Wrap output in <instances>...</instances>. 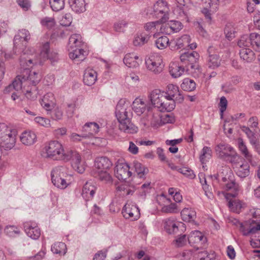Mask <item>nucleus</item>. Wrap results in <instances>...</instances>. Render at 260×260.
Listing matches in <instances>:
<instances>
[{
    "instance_id": "c85d7f7f",
    "label": "nucleus",
    "mask_w": 260,
    "mask_h": 260,
    "mask_svg": "<svg viewBox=\"0 0 260 260\" xmlns=\"http://www.w3.org/2000/svg\"><path fill=\"white\" fill-rule=\"evenodd\" d=\"M27 42L30 39V34L28 30L22 29L19 30L17 35H15L14 38V48L17 49L21 39Z\"/></svg>"
},
{
    "instance_id": "de8ad7c7",
    "label": "nucleus",
    "mask_w": 260,
    "mask_h": 260,
    "mask_svg": "<svg viewBox=\"0 0 260 260\" xmlns=\"http://www.w3.org/2000/svg\"><path fill=\"white\" fill-rule=\"evenodd\" d=\"M116 189L117 191L120 192V194L122 196L132 195L135 191L134 187L128 186L125 183L118 186Z\"/></svg>"
},
{
    "instance_id": "a18cd8bd",
    "label": "nucleus",
    "mask_w": 260,
    "mask_h": 260,
    "mask_svg": "<svg viewBox=\"0 0 260 260\" xmlns=\"http://www.w3.org/2000/svg\"><path fill=\"white\" fill-rule=\"evenodd\" d=\"M66 245L63 242H56L51 246V251L53 253L64 255L67 252Z\"/></svg>"
},
{
    "instance_id": "79ce46f5",
    "label": "nucleus",
    "mask_w": 260,
    "mask_h": 260,
    "mask_svg": "<svg viewBox=\"0 0 260 260\" xmlns=\"http://www.w3.org/2000/svg\"><path fill=\"white\" fill-rule=\"evenodd\" d=\"M220 59L217 54H210L207 60V66L209 68L214 69L220 66Z\"/></svg>"
},
{
    "instance_id": "a211bd4d",
    "label": "nucleus",
    "mask_w": 260,
    "mask_h": 260,
    "mask_svg": "<svg viewBox=\"0 0 260 260\" xmlns=\"http://www.w3.org/2000/svg\"><path fill=\"white\" fill-rule=\"evenodd\" d=\"M148 124H150L153 127L157 128L161 125L162 120L159 114L155 112L153 110H148L146 117Z\"/></svg>"
},
{
    "instance_id": "f704fd0d",
    "label": "nucleus",
    "mask_w": 260,
    "mask_h": 260,
    "mask_svg": "<svg viewBox=\"0 0 260 260\" xmlns=\"http://www.w3.org/2000/svg\"><path fill=\"white\" fill-rule=\"evenodd\" d=\"M170 73L174 78L180 77L185 72L186 69L177 63L173 62L170 64Z\"/></svg>"
},
{
    "instance_id": "58836bf2",
    "label": "nucleus",
    "mask_w": 260,
    "mask_h": 260,
    "mask_svg": "<svg viewBox=\"0 0 260 260\" xmlns=\"http://www.w3.org/2000/svg\"><path fill=\"white\" fill-rule=\"evenodd\" d=\"M183 220L187 222L193 220L196 216V212L191 208H185L181 212Z\"/></svg>"
},
{
    "instance_id": "2eb2a0df",
    "label": "nucleus",
    "mask_w": 260,
    "mask_h": 260,
    "mask_svg": "<svg viewBox=\"0 0 260 260\" xmlns=\"http://www.w3.org/2000/svg\"><path fill=\"white\" fill-rule=\"evenodd\" d=\"M56 102L54 94L52 92H48L43 96L40 103L44 109L49 111L54 108Z\"/></svg>"
},
{
    "instance_id": "774afa93",
    "label": "nucleus",
    "mask_w": 260,
    "mask_h": 260,
    "mask_svg": "<svg viewBox=\"0 0 260 260\" xmlns=\"http://www.w3.org/2000/svg\"><path fill=\"white\" fill-rule=\"evenodd\" d=\"M252 222L249 226V236H252L253 235L257 234L260 231V222H257L255 223Z\"/></svg>"
},
{
    "instance_id": "473e14b6",
    "label": "nucleus",
    "mask_w": 260,
    "mask_h": 260,
    "mask_svg": "<svg viewBox=\"0 0 260 260\" xmlns=\"http://www.w3.org/2000/svg\"><path fill=\"white\" fill-rule=\"evenodd\" d=\"M51 176H53L54 182L57 181L56 179L58 177H68V169L64 166L55 167L52 169Z\"/></svg>"
},
{
    "instance_id": "1a4fd4ad",
    "label": "nucleus",
    "mask_w": 260,
    "mask_h": 260,
    "mask_svg": "<svg viewBox=\"0 0 260 260\" xmlns=\"http://www.w3.org/2000/svg\"><path fill=\"white\" fill-rule=\"evenodd\" d=\"M188 243L196 249L203 248L207 242V239L199 231H192L187 237Z\"/></svg>"
},
{
    "instance_id": "4c0bfd02",
    "label": "nucleus",
    "mask_w": 260,
    "mask_h": 260,
    "mask_svg": "<svg viewBox=\"0 0 260 260\" xmlns=\"http://www.w3.org/2000/svg\"><path fill=\"white\" fill-rule=\"evenodd\" d=\"M239 54L240 58L247 62H250L255 59L254 53L251 49L247 48L241 49Z\"/></svg>"
},
{
    "instance_id": "c756f323",
    "label": "nucleus",
    "mask_w": 260,
    "mask_h": 260,
    "mask_svg": "<svg viewBox=\"0 0 260 260\" xmlns=\"http://www.w3.org/2000/svg\"><path fill=\"white\" fill-rule=\"evenodd\" d=\"M164 96L163 91L159 89H154L150 92L149 99L152 105L157 108V106H159L161 99Z\"/></svg>"
},
{
    "instance_id": "9b49d317",
    "label": "nucleus",
    "mask_w": 260,
    "mask_h": 260,
    "mask_svg": "<svg viewBox=\"0 0 260 260\" xmlns=\"http://www.w3.org/2000/svg\"><path fill=\"white\" fill-rule=\"evenodd\" d=\"M123 217L132 221L137 220L140 216V211L136 205L126 203L122 211Z\"/></svg>"
},
{
    "instance_id": "4d7b16f0",
    "label": "nucleus",
    "mask_w": 260,
    "mask_h": 260,
    "mask_svg": "<svg viewBox=\"0 0 260 260\" xmlns=\"http://www.w3.org/2000/svg\"><path fill=\"white\" fill-rule=\"evenodd\" d=\"M169 43V39L167 36L159 37L155 41V45L159 49H163L166 48Z\"/></svg>"
},
{
    "instance_id": "37998d69",
    "label": "nucleus",
    "mask_w": 260,
    "mask_h": 260,
    "mask_svg": "<svg viewBox=\"0 0 260 260\" xmlns=\"http://www.w3.org/2000/svg\"><path fill=\"white\" fill-rule=\"evenodd\" d=\"M128 21L125 19L119 20L113 24V29L116 32L124 33L128 26Z\"/></svg>"
},
{
    "instance_id": "423d86ee",
    "label": "nucleus",
    "mask_w": 260,
    "mask_h": 260,
    "mask_svg": "<svg viewBox=\"0 0 260 260\" xmlns=\"http://www.w3.org/2000/svg\"><path fill=\"white\" fill-rule=\"evenodd\" d=\"M44 156L54 160H68L70 157L64 153L62 145L57 141L47 143L44 148Z\"/></svg>"
},
{
    "instance_id": "f03ea898",
    "label": "nucleus",
    "mask_w": 260,
    "mask_h": 260,
    "mask_svg": "<svg viewBox=\"0 0 260 260\" xmlns=\"http://www.w3.org/2000/svg\"><path fill=\"white\" fill-rule=\"evenodd\" d=\"M222 175L214 176L216 179L218 177H221V180L224 184H222L224 186L226 191L230 192L224 194L225 198L227 200H229L228 202V206L230 210L236 213H239L241 209L242 208V204L241 202L238 200H230V197L234 198L236 197L240 190V186L238 184L235 182L234 181L230 179V177L232 174L231 170L227 167H224L223 171L221 172Z\"/></svg>"
},
{
    "instance_id": "3c124183",
    "label": "nucleus",
    "mask_w": 260,
    "mask_h": 260,
    "mask_svg": "<svg viewBox=\"0 0 260 260\" xmlns=\"http://www.w3.org/2000/svg\"><path fill=\"white\" fill-rule=\"evenodd\" d=\"M95 177H98L100 180L107 183H111L112 181L111 176L105 170L98 171Z\"/></svg>"
},
{
    "instance_id": "6e6d98bb",
    "label": "nucleus",
    "mask_w": 260,
    "mask_h": 260,
    "mask_svg": "<svg viewBox=\"0 0 260 260\" xmlns=\"http://www.w3.org/2000/svg\"><path fill=\"white\" fill-rule=\"evenodd\" d=\"M67 178V177H58V178L56 179V180H57V181L54 182L53 176H51V180L54 185L57 188L64 189L68 185L66 181Z\"/></svg>"
},
{
    "instance_id": "412c9836",
    "label": "nucleus",
    "mask_w": 260,
    "mask_h": 260,
    "mask_svg": "<svg viewBox=\"0 0 260 260\" xmlns=\"http://www.w3.org/2000/svg\"><path fill=\"white\" fill-rule=\"evenodd\" d=\"M38 56L39 60L43 61L46 59H50L51 60H55L57 58V54L54 52H50L49 51V43L46 42L42 47L40 55Z\"/></svg>"
},
{
    "instance_id": "69168bd1",
    "label": "nucleus",
    "mask_w": 260,
    "mask_h": 260,
    "mask_svg": "<svg viewBox=\"0 0 260 260\" xmlns=\"http://www.w3.org/2000/svg\"><path fill=\"white\" fill-rule=\"evenodd\" d=\"M182 37L177 39L176 40L170 42V47L172 50L179 49L185 46Z\"/></svg>"
},
{
    "instance_id": "cd10ccee",
    "label": "nucleus",
    "mask_w": 260,
    "mask_h": 260,
    "mask_svg": "<svg viewBox=\"0 0 260 260\" xmlns=\"http://www.w3.org/2000/svg\"><path fill=\"white\" fill-rule=\"evenodd\" d=\"M112 163L110 159L105 156L96 157L94 160V167L98 171L106 170L110 168Z\"/></svg>"
},
{
    "instance_id": "6ab92c4d",
    "label": "nucleus",
    "mask_w": 260,
    "mask_h": 260,
    "mask_svg": "<svg viewBox=\"0 0 260 260\" xmlns=\"http://www.w3.org/2000/svg\"><path fill=\"white\" fill-rule=\"evenodd\" d=\"M182 223L176 221L174 218H169L164 220V229L169 234H174L178 231Z\"/></svg>"
},
{
    "instance_id": "e2e57ef3",
    "label": "nucleus",
    "mask_w": 260,
    "mask_h": 260,
    "mask_svg": "<svg viewBox=\"0 0 260 260\" xmlns=\"http://www.w3.org/2000/svg\"><path fill=\"white\" fill-rule=\"evenodd\" d=\"M72 21V15L70 13H67L62 16L59 19V23L62 26H69Z\"/></svg>"
},
{
    "instance_id": "052dcab7",
    "label": "nucleus",
    "mask_w": 260,
    "mask_h": 260,
    "mask_svg": "<svg viewBox=\"0 0 260 260\" xmlns=\"http://www.w3.org/2000/svg\"><path fill=\"white\" fill-rule=\"evenodd\" d=\"M184 6H185L181 5H178L173 11L174 14L177 17L180 18L182 20L186 19V14L183 9Z\"/></svg>"
},
{
    "instance_id": "2f4dec72",
    "label": "nucleus",
    "mask_w": 260,
    "mask_h": 260,
    "mask_svg": "<svg viewBox=\"0 0 260 260\" xmlns=\"http://www.w3.org/2000/svg\"><path fill=\"white\" fill-rule=\"evenodd\" d=\"M131 168L132 169H134L138 177L140 178H144L145 175L148 173V169L137 160L133 161Z\"/></svg>"
},
{
    "instance_id": "7c9ffc66",
    "label": "nucleus",
    "mask_w": 260,
    "mask_h": 260,
    "mask_svg": "<svg viewBox=\"0 0 260 260\" xmlns=\"http://www.w3.org/2000/svg\"><path fill=\"white\" fill-rule=\"evenodd\" d=\"M150 37V35L146 32L137 33L134 39L133 44L135 46H141L146 44Z\"/></svg>"
},
{
    "instance_id": "20e7f679",
    "label": "nucleus",
    "mask_w": 260,
    "mask_h": 260,
    "mask_svg": "<svg viewBox=\"0 0 260 260\" xmlns=\"http://www.w3.org/2000/svg\"><path fill=\"white\" fill-rule=\"evenodd\" d=\"M13 89L17 91H22L26 97L30 100L36 99L38 94L37 87L33 86L29 89L27 84L24 83V79L22 74L18 75L12 83L6 87L5 91L10 92Z\"/></svg>"
},
{
    "instance_id": "f3484780",
    "label": "nucleus",
    "mask_w": 260,
    "mask_h": 260,
    "mask_svg": "<svg viewBox=\"0 0 260 260\" xmlns=\"http://www.w3.org/2000/svg\"><path fill=\"white\" fill-rule=\"evenodd\" d=\"M69 57L77 63L84 60L87 55V52L81 47L69 49Z\"/></svg>"
},
{
    "instance_id": "f8f14e48",
    "label": "nucleus",
    "mask_w": 260,
    "mask_h": 260,
    "mask_svg": "<svg viewBox=\"0 0 260 260\" xmlns=\"http://www.w3.org/2000/svg\"><path fill=\"white\" fill-rule=\"evenodd\" d=\"M163 92L164 95L174 100L177 103H180L183 101V96L181 94L179 87L176 85L169 84L166 87V91Z\"/></svg>"
},
{
    "instance_id": "c03bdc74",
    "label": "nucleus",
    "mask_w": 260,
    "mask_h": 260,
    "mask_svg": "<svg viewBox=\"0 0 260 260\" xmlns=\"http://www.w3.org/2000/svg\"><path fill=\"white\" fill-rule=\"evenodd\" d=\"M212 151L210 147L204 146L201 151L200 160L202 164H205L212 157Z\"/></svg>"
},
{
    "instance_id": "603ef678",
    "label": "nucleus",
    "mask_w": 260,
    "mask_h": 260,
    "mask_svg": "<svg viewBox=\"0 0 260 260\" xmlns=\"http://www.w3.org/2000/svg\"><path fill=\"white\" fill-rule=\"evenodd\" d=\"M6 235L9 237H14L20 233L19 228L14 225H7L4 229Z\"/></svg>"
},
{
    "instance_id": "5fc2aeb1",
    "label": "nucleus",
    "mask_w": 260,
    "mask_h": 260,
    "mask_svg": "<svg viewBox=\"0 0 260 260\" xmlns=\"http://www.w3.org/2000/svg\"><path fill=\"white\" fill-rule=\"evenodd\" d=\"M200 57L199 54L196 51L190 52L189 57V62L188 67L190 66L191 69H195L197 68L196 63L198 62Z\"/></svg>"
},
{
    "instance_id": "5701e85b",
    "label": "nucleus",
    "mask_w": 260,
    "mask_h": 260,
    "mask_svg": "<svg viewBox=\"0 0 260 260\" xmlns=\"http://www.w3.org/2000/svg\"><path fill=\"white\" fill-rule=\"evenodd\" d=\"M83 82L87 86L93 85L97 80L96 72L93 69L88 68L84 71Z\"/></svg>"
},
{
    "instance_id": "72a5a7b5",
    "label": "nucleus",
    "mask_w": 260,
    "mask_h": 260,
    "mask_svg": "<svg viewBox=\"0 0 260 260\" xmlns=\"http://www.w3.org/2000/svg\"><path fill=\"white\" fill-rule=\"evenodd\" d=\"M236 174L240 178H245L250 174L249 165L247 163L239 164L234 169Z\"/></svg>"
},
{
    "instance_id": "39448f33",
    "label": "nucleus",
    "mask_w": 260,
    "mask_h": 260,
    "mask_svg": "<svg viewBox=\"0 0 260 260\" xmlns=\"http://www.w3.org/2000/svg\"><path fill=\"white\" fill-rule=\"evenodd\" d=\"M17 131L8 126L6 124L0 123V147L11 149L16 142Z\"/></svg>"
},
{
    "instance_id": "09e8293b",
    "label": "nucleus",
    "mask_w": 260,
    "mask_h": 260,
    "mask_svg": "<svg viewBox=\"0 0 260 260\" xmlns=\"http://www.w3.org/2000/svg\"><path fill=\"white\" fill-rule=\"evenodd\" d=\"M250 39L252 47L255 50L260 51V35L257 33H251Z\"/></svg>"
},
{
    "instance_id": "a19ab883",
    "label": "nucleus",
    "mask_w": 260,
    "mask_h": 260,
    "mask_svg": "<svg viewBox=\"0 0 260 260\" xmlns=\"http://www.w3.org/2000/svg\"><path fill=\"white\" fill-rule=\"evenodd\" d=\"M81 161V157L80 155L77 152H74L72 156V166L78 173L82 174L85 171V168L83 167H78L77 164Z\"/></svg>"
},
{
    "instance_id": "4be33fe9",
    "label": "nucleus",
    "mask_w": 260,
    "mask_h": 260,
    "mask_svg": "<svg viewBox=\"0 0 260 260\" xmlns=\"http://www.w3.org/2000/svg\"><path fill=\"white\" fill-rule=\"evenodd\" d=\"M96 189V187L92 182L87 181L83 185L82 196L86 201L89 200L93 198Z\"/></svg>"
},
{
    "instance_id": "13d9d810",
    "label": "nucleus",
    "mask_w": 260,
    "mask_h": 260,
    "mask_svg": "<svg viewBox=\"0 0 260 260\" xmlns=\"http://www.w3.org/2000/svg\"><path fill=\"white\" fill-rule=\"evenodd\" d=\"M251 39L250 35L249 36L247 35H244L240 38L238 42V45L240 48H247L250 45Z\"/></svg>"
},
{
    "instance_id": "8fccbe9b",
    "label": "nucleus",
    "mask_w": 260,
    "mask_h": 260,
    "mask_svg": "<svg viewBox=\"0 0 260 260\" xmlns=\"http://www.w3.org/2000/svg\"><path fill=\"white\" fill-rule=\"evenodd\" d=\"M160 21L159 20H158L154 22H149L146 23L144 26V28L145 30L147 31V33L150 34V32L158 31Z\"/></svg>"
},
{
    "instance_id": "9d476101",
    "label": "nucleus",
    "mask_w": 260,
    "mask_h": 260,
    "mask_svg": "<svg viewBox=\"0 0 260 260\" xmlns=\"http://www.w3.org/2000/svg\"><path fill=\"white\" fill-rule=\"evenodd\" d=\"M130 168L126 163H117L114 169L115 177L120 180H125L132 175Z\"/></svg>"
},
{
    "instance_id": "4468645a",
    "label": "nucleus",
    "mask_w": 260,
    "mask_h": 260,
    "mask_svg": "<svg viewBox=\"0 0 260 260\" xmlns=\"http://www.w3.org/2000/svg\"><path fill=\"white\" fill-rule=\"evenodd\" d=\"M24 229L26 235L32 239L37 240L41 235L40 230L35 222H25L24 223Z\"/></svg>"
},
{
    "instance_id": "0e129e2a",
    "label": "nucleus",
    "mask_w": 260,
    "mask_h": 260,
    "mask_svg": "<svg viewBox=\"0 0 260 260\" xmlns=\"http://www.w3.org/2000/svg\"><path fill=\"white\" fill-rule=\"evenodd\" d=\"M161 211L165 213H176L178 212V207L176 203H171L169 205L164 206L161 208Z\"/></svg>"
},
{
    "instance_id": "bf43d9fd",
    "label": "nucleus",
    "mask_w": 260,
    "mask_h": 260,
    "mask_svg": "<svg viewBox=\"0 0 260 260\" xmlns=\"http://www.w3.org/2000/svg\"><path fill=\"white\" fill-rule=\"evenodd\" d=\"M49 3L54 11H59L63 9L64 6L63 0H50Z\"/></svg>"
},
{
    "instance_id": "338daca9",
    "label": "nucleus",
    "mask_w": 260,
    "mask_h": 260,
    "mask_svg": "<svg viewBox=\"0 0 260 260\" xmlns=\"http://www.w3.org/2000/svg\"><path fill=\"white\" fill-rule=\"evenodd\" d=\"M250 144L252 146L253 149L257 153H260V144L258 140L254 134L253 136L248 138Z\"/></svg>"
},
{
    "instance_id": "680f3d73",
    "label": "nucleus",
    "mask_w": 260,
    "mask_h": 260,
    "mask_svg": "<svg viewBox=\"0 0 260 260\" xmlns=\"http://www.w3.org/2000/svg\"><path fill=\"white\" fill-rule=\"evenodd\" d=\"M41 24L48 29L52 28L55 24V21L53 17H46L41 21Z\"/></svg>"
},
{
    "instance_id": "e433bc0d",
    "label": "nucleus",
    "mask_w": 260,
    "mask_h": 260,
    "mask_svg": "<svg viewBox=\"0 0 260 260\" xmlns=\"http://www.w3.org/2000/svg\"><path fill=\"white\" fill-rule=\"evenodd\" d=\"M146 108L145 103L139 98H136L132 104V109L138 115H141L145 111Z\"/></svg>"
},
{
    "instance_id": "f257e3e1",
    "label": "nucleus",
    "mask_w": 260,
    "mask_h": 260,
    "mask_svg": "<svg viewBox=\"0 0 260 260\" xmlns=\"http://www.w3.org/2000/svg\"><path fill=\"white\" fill-rule=\"evenodd\" d=\"M20 66L24 68L22 75L24 79V83L26 84L29 89L36 85L41 79V75L39 72L29 71L27 69L38 64H41V60L38 58L35 49L31 47H27L23 50L20 58Z\"/></svg>"
},
{
    "instance_id": "393cba45",
    "label": "nucleus",
    "mask_w": 260,
    "mask_h": 260,
    "mask_svg": "<svg viewBox=\"0 0 260 260\" xmlns=\"http://www.w3.org/2000/svg\"><path fill=\"white\" fill-rule=\"evenodd\" d=\"M20 139L22 144L30 146L36 142L37 136L35 133L32 131H25L22 133Z\"/></svg>"
},
{
    "instance_id": "864d4df0",
    "label": "nucleus",
    "mask_w": 260,
    "mask_h": 260,
    "mask_svg": "<svg viewBox=\"0 0 260 260\" xmlns=\"http://www.w3.org/2000/svg\"><path fill=\"white\" fill-rule=\"evenodd\" d=\"M226 159L228 160L232 164L233 168L234 169L236 166H238L240 164L242 158L234 150L233 152H231V155H229Z\"/></svg>"
},
{
    "instance_id": "dca6fc26",
    "label": "nucleus",
    "mask_w": 260,
    "mask_h": 260,
    "mask_svg": "<svg viewBox=\"0 0 260 260\" xmlns=\"http://www.w3.org/2000/svg\"><path fill=\"white\" fill-rule=\"evenodd\" d=\"M234 150L231 146L223 143L219 144L215 147L216 154L218 157L223 159H226L229 155H231Z\"/></svg>"
},
{
    "instance_id": "aec40b11",
    "label": "nucleus",
    "mask_w": 260,
    "mask_h": 260,
    "mask_svg": "<svg viewBox=\"0 0 260 260\" xmlns=\"http://www.w3.org/2000/svg\"><path fill=\"white\" fill-rule=\"evenodd\" d=\"M176 103L177 102L174 100L164 95L161 99L159 106H157V108L162 112H170L174 109Z\"/></svg>"
},
{
    "instance_id": "7ed1b4c3",
    "label": "nucleus",
    "mask_w": 260,
    "mask_h": 260,
    "mask_svg": "<svg viewBox=\"0 0 260 260\" xmlns=\"http://www.w3.org/2000/svg\"><path fill=\"white\" fill-rule=\"evenodd\" d=\"M128 105L124 100H120L116 106L115 114L120 131L125 134H134L138 132V128L131 122L132 113Z\"/></svg>"
},
{
    "instance_id": "c9c22d12",
    "label": "nucleus",
    "mask_w": 260,
    "mask_h": 260,
    "mask_svg": "<svg viewBox=\"0 0 260 260\" xmlns=\"http://www.w3.org/2000/svg\"><path fill=\"white\" fill-rule=\"evenodd\" d=\"M83 45L82 37L80 34L72 35L69 40V49L80 48Z\"/></svg>"
},
{
    "instance_id": "0eeeda50",
    "label": "nucleus",
    "mask_w": 260,
    "mask_h": 260,
    "mask_svg": "<svg viewBox=\"0 0 260 260\" xmlns=\"http://www.w3.org/2000/svg\"><path fill=\"white\" fill-rule=\"evenodd\" d=\"M169 11L167 3L164 0H159L153 7L147 8L146 14L159 19L161 22H165L169 19Z\"/></svg>"
},
{
    "instance_id": "ddd939ff",
    "label": "nucleus",
    "mask_w": 260,
    "mask_h": 260,
    "mask_svg": "<svg viewBox=\"0 0 260 260\" xmlns=\"http://www.w3.org/2000/svg\"><path fill=\"white\" fill-rule=\"evenodd\" d=\"M205 5V7L202 10L208 21H210L211 16L210 12H214L218 9L219 0H202Z\"/></svg>"
},
{
    "instance_id": "bb28decb",
    "label": "nucleus",
    "mask_w": 260,
    "mask_h": 260,
    "mask_svg": "<svg viewBox=\"0 0 260 260\" xmlns=\"http://www.w3.org/2000/svg\"><path fill=\"white\" fill-rule=\"evenodd\" d=\"M71 9L76 13H82L86 11L85 0H69Z\"/></svg>"
},
{
    "instance_id": "6e6552de",
    "label": "nucleus",
    "mask_w": 260,
    "mask_h": 260,
    "mask_svg": "<svg viewBox=\"0 0 260 260\" xmlns=\"http://www.w3.org/2000/svg\"><path fill=\"white\" fill-rule=\"evenodd\" d=\"M162 59L157 53H152L145 58L147 69L155 74L160 73L163 69Z\"/></svg>"
},
{
    "instance_id": "49530a36",
    "label": "nucleus",
    "mask_w": 260,
    "mask_h": 260,
    "mask_svg": "<svg viewBox=\"0 0 260 260\" xmlns=\"http://www.w3.org/2000/svg\"><path fill=\"white\" fill-rule=\"evenodd\" d=\"M181 88L184 91H191L196 88V84L192 79L186 78L183 80Z\"/></svg>"
},
{
    "instance_id": "b1692460",
    "label": "nucleus",
    "mask_w": 260,
    "mask_h": 260,
    "mask_svg": "<svg viewBox=\"0 0 260 260\" xmlns=\"http://www.w3.org/2000/svg\"><path fill=\"white\" fill-rule=\"evenodd\" d=\"M99 125L95 122H89L85 123L82 127V132L86 138L93 137L99 131Z\"/></svg>"
},
{
    "instance_id": "a878e982",
    "label": "nucleus",
    "mask_w": 260,
    "mask_h": 260,
    "mask_svg": "<svg viewBox=\"0 0 260 260\" xmlns=\"http://www.w3.org/2000/svg\"><path fill=\"white\" fill-rule=\"evenodd\" d=\"M139 61H141V60L139 59V56L135 53L126 54L123 58L124 63L129 68L138 67Z\"/></svg>"
},
{
    "instance_id": "ea45409f",
    "label": "nucleus",
    "mask_w": 260,
    "mask_h": 260,
    "mask_svg": "<svg viewBox=\"0 0 260 260\" xmlns=\"http://www.w3.org/2000/svg\"><path fill=\"white\" fill-rule=\"evenodd\" d=\"M238 148L241 154L245 157L248 160H251L252 158V155L249 151L245 143L241 138H239L237 140Z\"/></svg>"
}]
</instances>
